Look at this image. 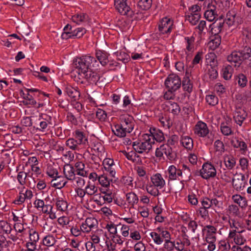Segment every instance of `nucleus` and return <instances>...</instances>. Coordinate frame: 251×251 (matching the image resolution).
<instances>
[{
  "instance_id": "f257e3e1",
  "label": "nucleus",
  "mask_w": 251,
  "mask_h": 251,
  "mask_svg": "<svg viewBox=\"0 0 251 251\" xmlns=\"http://www.w3.org/2000/svg\"><path fill=\"white\" fill-rule=\"evenodd\" d=\"M227 60L235 67H240L242 62L251 67V49L246 47L243 50H234L227 56Z\"/></svg>"
},
{
  "instance_id": "f03ea898",
  "label": "nucleus",
  "mask_w": 251,
  "mask_h": 251,
  "mask_svg": "<svg viewBox=\"0 0 251 251\" xmlns=\"http://www.w3.org/2000/svg\"><path fill=\"white\" fill-rule=\"evenodd\" d=\"M73 63L75 67L78 70V75H80L94 67L97 61L93 56L84 55L75 58Z\"/></svg>"
},
{
  "instance_id": "7ed1b4c3",
  "label": "nucleus",
  "mask_w": 251,
  "mask_h": 251,
  "mask_svg": "<svg viewBox=\"0 0 251 251\" xmlns=\"http://www.w3.org/2000/svg\"><path fill=\"white\" fill-rule=\"evenodd\" d=\"M164 155L171 161L175 160L176 157V152L173 150L171 146L162 144L156 149L155 156L161 159H164Z\"/></svg>"
},
{
  "instance_id": "20e7f679",
  "label": "nucleus",
  "mask_w": 251,
  "mask_h": 251,
  "mask_svg": "<svg viewBox=\"0 0 251 251\" xmlns=\"http://www.w3.org/2000/svg\"><path fill=\"white\" fill-rule=\"evenodd\" d=\"M204 5L206 7L204 12V17L209 21H213L218 16V11L215 1H210V0H205Z\"/></svg>"
},
{
  "instance_id": "39448f33",
  "label": "nucleus",
  "mask_w": 251,
  "mask_h": 251,
  "mask_svg": "<svg viewBox=\"0 0 251 251\" xmlns=\"http://www.w3.org/2000/svg\"><path fill=\"white\" fill-rule=\"evenodd\" d=\"M165 85L168 89L176 91L180 87L181 81L178 75L172 74L169 75L166 78Z\"/></svg>"
},
{
  "instance_id": "423d86ee",
  "label": "nucleus",
  "mask_w": 251,
  "mask_h": 251,
  "mask_svg": "<svg viewBox=\"0 0 251 251\" xmlns=\"http://www.w3.org/2000/svg\"><path fill=\"white\" fill-rule=\"evenodd\" d=\"M216 173L215 167L211 163L208 162L204 163L200 170L201 176L205 179L215 177Z\"/></svg>"
},
{
  "instance_id": "0eeeda50",
  "label": "nucleus",
  "mask_w": 251,
  "mask_h": 251,
  "mask_svg": "<svg viewBox=\"0 0 251 251\" xmlns=\"http://www.w3.org/2000/svg\"><path fill=\"white\" fill-rule=\"evenodd\" d=\"M121 127L127 133H130L134 126V120L132 116L128 114L122 115L120 117Z\"/></svg>"
},
{
  "instance_id": "6e6552de",
  "label": "nucleus",
  "mask_w": 251,
  "mask_h": 251,
  "mask_svg": "<svg viewBox=\"0 0 251 251\" xmlns=\"http://www.w3.org/2000/svg\"><path fill=\"white\" fill-rule=\"evenodd\" d=\"M229 26L236 25L242 22V19L237 15V13L234 10L228 11L224 21H223Z\"/></svg>"
},
{
  "instance_id": "1a4fd4ad",
  "label": "nucleus",
  "mask_w": 251,
  "mask_h": 251,
  "mask_svg": "<svg viewBox=\"0 0 251 251\" xmlns=\"http://www.w3.org/2000/svg\"><path fill=\"white\" fill-rule=\"evenodd\" d=\"M232 185L234 188L238 191L243 190L245 187L246 181L244 175L236 173L232 178Z\"/></svg>"
},
{
  "instance_id": "9d476101",
  "label": "nucleus",
  "mask_w": 251,
  "mask_h": 251,
  "mask_svg": "<svg viewBox=\"0 0 251 251\" xmlns=\"http://www.w3.org/2000/svg\"><path fill=\"white\" fill-rule=\"evenodd\" d=\"M233 226L236 229H237V226L233 223ZM245 231L244 230H234L230 232L229 234V237L233 239L234 242L235 244L240 246L244 244L246 242V239L245 236L242 235V233Z\"/></svg>"
},
{
  "instance_id": "9b49d317",
  "label": "nucleus",
  "mask_w": 251,
  "mask_h": 251,
  "mask_svg": "<svg viewBox=\"0 0 251 251\" xmlns=\"http://www.w3.org/2000/svg\"><path fill=\"white\" fill-rule=\"evenodd\" d=\"M206 231L205 239L207 243H213L216 241L217 228L213 226H206L202 231Z\"/></svg>"
},
{
  "instance_id": "f8f14e48",
  "label": "nucleus",
  "mask_w": 251,
  "mask_h": 251,
  "mask_svg": "<svg viewBox=\"0 0 251 251\" xmlns=\"http://www.w3.org/2000/svg\"><path fill=\"white\" fill-rule=\"evenodd\" d=\"M173 25V21L169 18H163L158 24V30L161 34H168L171 32Z\"/></svg>"
},
{
  "instance_id": "ddd939ff",
  "label": "nucleus",
  "mask_w": 251,
  "mask_h": 251,
  "mask_svg": "<svg viewBox=\"0 0 251 251\" xmlns=\"http://www.w3.org/2000/svg\"><path fill=\"white\" fill-rule=\"evenodd\" d=\"M57 241L55 237L53 234H48L45 235L42 240L43 247L41 248V250L47 251L50 248L54 247Z\"/></svg>"
},
{
  "instance_id": "4468645a",
  "label": "nucleus",
  "mask_w": 251,
  "mask_h": 251,
  "mask_svg": "<svg viewBox=\"0 0 251 251\" xmlns=\"http://www.w3.org/2000/svg\"><path fill=\"white\" fill-rule=\"evenodd\" d=\"M209 132L207 125L201 121H198L195 126L194 132L199 137H206L208 135Z\"/></svg>"
},
{
  "instance_id": "2eb2a0df",
  "label": "nucleus",
  "mask_w": 251,
  "mask_h": 251,
  "mask_svg": "<svg viewBox=\"0 0 251 251\" xmlns=\"http://www.w3.org/2000/svg\"><path fill=\"white\" fill-rule=\"evenodd\" d=\"M247 117V113L245 109L240 106H236L233 113V119L235 122L241 126Z\"/></svg>"
},
{
  "instance_id": "dca6fc26",
  "label": "nucleus",
  "mask_w": 251,
  "mask_h": 251,
  "mask_svg": "<svg viewBox=\"0 0 251 251\" xmlns=\"http://www.w3.org/2000/svg\"><path fill=\"white\" fill-rule=\"evenodd\" d=\"M79 75L91 83H96L100 78V75L96 71H93L92 68Z\"/></svg>"
},
{
  "instance_id": "f3484780",
  "label": "nucleus",
  "mask_w": 251,
  "mask_h": 251,
  "mask_svg": "<svg viewBox=\"0 0 251 251\" xmlns=\"http://www.w3.org/2000/svg\"><path fill=\"white\" fill-rule=\"evenodd\" d=\"M97 220L93 217L87 218L81 225L84 233H89L97 227Z\"/></svg>"
},
{
  "instance_id": "a211bd4d",
  "label": "nucleus",
  "mask_w": 251,
  "mask_h": 251,
  "mask_svg": "<svg viewBox=\"0 0 251 251\" xmlns=\"http://www.w3.org/2000/svg\"><path fill=\"white\" fill-rule=\"evenodd\" d=\"M132 147L135 151L139 153H148L151 150L149 144H146L142 140L132 142Z\"/></svg>"
},
{
  "instance_id": "6ab92c4d",
  "label": "nucleus",
  "mask_w": 251,
  "mask_h": 251,
  "mask_svg": "<svg viewBox=\"0 0 251 251\" xmlns=\"http://www.w3.org/2000/svg\"><path fill=\"white\" fill-rule=\"evenodd\" d=\"M225 25V22L221 20H216L214 23L209 25V32L216 36L222 31Z\"/></svg>"
},
{
  "instance_id": "aec40b11",
  "label": "nucleus",
  "mask_w": 251,
  "mask_h": 251,
  "mask_svg": "<svg viewBox=\"0 0 251 251\" xmlns=\"http://www.w3.org/2000/svg\"><path fill=\"white\" fill-rule=\"evenodd\" d=\"M114 5L122 15H127L130 12V7L126 3V0H114Z\"/></svg>"
},
{
  "instance_id": "412c9836",
  "label": "nucleus",
  "mask_w": 251,
  "mask_h": 251,
  "mask_svg": "<svg viewBox=\"0 0 251 251\" xmlns=\"http://www.w3.org/2000/svg\"><path fill=\"white\" fill-rule=\"evenodd\" d=\"M72 20L77 25H85L89 22V17L85 13H80L73 15L72 17Z\"/></svg>"
},
{
  "instance_id": "4be33fe9",
  "label": "nucleus",
  "mask_w": 251,
  "mask_h": 251,
  "mask_svg": "<svg viewBox=\"0 0 251 251\" xmlns=\"http://www.w3.org/2000/svg\"><path fill=\"white\" fill-rule=\"evenodd\" d=\"M102 164L105 170L108 172L111 176L114 177L116 172L114 160L110 158H105L103 160Z\"/></svg>"
},
{
  "instance_id": "5701e85b",
  "label": "nucleus",
  "mask_w": 251,
  "mask_h": 251,
  "mask_svg": "<svg viewBox=\"0 0 251 251\" xmlns=\"http://www.w3.org/2000/svg\"><path fill=\"white\" fill-rule=\"evenodd\" d=\"M169 178L170 180H174L177 179H180V176H182V172L179 169H177L174 165H171L169 167L168 169Z\"/></svg>"
},
{
  "instance_id": "b1692460",
  "label": "nucleus",
  "mask_w": 251,
  "mask_h": 251,
  "mask_svg": "<svg viewBox=\"0 0 251 251\" xmlns=\"http://www.w3.org/2000/svg\"><path fill=\"white\" fill-rule=\"evenodd\" d=\"M151 181L154 187L161 189L165 185V181L159 173L151 176Z\"/></svg>"
},
{
  "instance_id": "393cba45",
  "label": "nucleus",
  "mask_w": 251,
  "mask_h": 251,
  "mask_svg": "<svg viewBox=\"0 0 251 251\" xmlns=\"http://www.w3.org/2000/svg\"><path fill=\"white\" fill-rule=\"evenodd\" d=\"M104 237H107L106 232H104L101 229H98L91 233V239L93 241V244H98L100 243V238Z\"/></svg>"
},
{
  "instance_id": "a878e982",
  "label": "nucleus",
  "mask_w": 251,
  "mask_h": 251,
  "mask_svg": "<svg viewBox=\"0 0 251 251\" xmlns=\"http://www.w3.org/2000/svg\"><path fill=\"white\" fill-rule=\"evenodd\" d=\"M65 178L62 176H56L51 181V185L57 189L62 188L67 183Z\"/></svg>"
},
{
  "instance_id": "bb28decb",
  "label": "nucleus",
  "mask_w": 251,
  "mask_h": 251,
  "mask_svg": "<svg viewBox=\"0 0 251 251\" xmlns=\"http://www.w3.org/2000/svg\"><path fill=\"white\" fill-rule=\"evenodd\" d=\"M63 173L66 179L72 180L76 176L74 167L69 164H66L64 166Z\"/></svg>"
},
{
  "instance_id": "cd10ccee",
  "label": "nucleus",
  "mask_w": 251,
  "mask_h": 251,
  "mask_svg": "<svg viewBox=\"0 0 251 251\" xmlns=\"http://www.w3.org/2000/svg\"><path fill=\"white\" fill-rule=\"evenodd\" d=\"M96 56L100 63L102 65H106L109 62L108 54L104 50H97Z\"/></svg>"
},
{
  "instance_id": "c85d7f7f",
  "label": "nucleus",
  "mask_w": 251,
  "mask_h": 251,
  "mask_svg": "<svg viewBox=\"0 0 251 251\" xmlns=\"http://www.w3.org/2000/svg\"><path fill=\"white\" fill-rule=\"evenodd\" d=\"M75 140L77 141L78 145H84L87 142V139L86 137L85 134L79 130H75L73 133Z\"/></svg>"
},
{
  "instance_id": "c756f323",
  "label": "nucleus",
  "mask_w": 251,
  "mask_h": 251,
  "mask_svg": "<svg viewBox=\"0 0 251 251\" xmlns=\"http://www.w3.org/2000/svg\"><path fill=\"white\" fill-rule=\"evenodd\" d=\"M166 105L168 111L174 115H178L180 112V107L177 103L169 101L167 102Z\"/></svg>"
},
{
  "instance_id": "7c9ffc66",
  "label": "nucleus",
  "mask_w": 251,
  "mask_h": 251,
  "mask_svg": "<svg viewBox=\"0 0 251 251\" xmlns=\"http://www.w3.org/2000/svg\"><path fill=\"white\" fill-rule=\"evenodd\" d=\"M231 119L227 121L226 123H222L221 124V131L222 133L225 136H229L233 134V131L231 129L230 125Z\"/></svg>"
},
{
  "instance_id": "2f4dec72",
  "label": "nucleus",
  "mask_w": 251,
  "mask_h": 251,
  "mask_svg": "<svg viewBox=\"0 0 251 251\" xmlns=\"http://www.w3.org/2000/svg\"><path fill=\"white\" fill-rule=\"evenodd\" d=\"M27 177V173L21 171L18 173L17 176V179L19 183L20 186H18L17 188L18 189H25V185L26 184V178Z\"/></svg>"
},
{
  "instance_id": "473e14b6",
  "label": "nucleus",
  "mask_w": 251,
  "mask_h": 251,
  "mask_svg": "<svg viewBox=\"0 0 251 251\" xmlns=\"http://www.w3.org/2000/svg\"><path fill=\"white\" fill-rule=\"evenodd\" d=\"M55 205L58 211L66 212L68 209V204L67 201L63 200L62 198H57L56 199Z\"/></svg>"
},
{
  "instance_id": "72a5a7b5",
  "label": "nucleus",
  "mask_w": 251,
  "mask_h": 251,
  "mask_svg": "<svg viewBox=\"0 0 251 251\" xmlns=\"http://www.w3.org/2000/svg\"><path fill=\"white\" fill-rule=\"evenodd\" d=\"M85 193L88 196H96V193L98 192V187L90 182H88L84 188Z\"/></svg>"
},
{
  "instance_id": "f704fd0d",
  "label": "nucleus",
  "mask_w": 251,
  "mask_h": 251,
  "mask_svg": "<svg viewBox=\"0 0 251 251\" xmlns=\"http://www.w3.org/2000/svg\"><path fill=\"white\" fill-rule=\"evenodd\" d=\"M224 163L225 166L228 170H231L235 166L236 160L232 156L226 155L224 156Z\"/></svg>"
},
{
  "instance_id": "c9c22d12",
  "label": "nucleus",
  "mask_w": 251,
  "mask_h": 251,
  "mask_svg": "<svg viewBox=\"0 0 251 251\" xmlns=\"http://www.w3.org/2000/svg\"><path fill=\"white\" fill-rule=\"evenodd\" d=\"M222 76L225 80H229L232 75L233 69L231 65L224 66L222 69Z\"/></svg>"
},
{
  "instance_id": "e433bc0d",
  "label": "nucleus",
  "mask_w": 251,
  "mask_h": 251,
  "mask_svg": "<svg viewBox=\"0 0 251 251\" xmlns=\"http://www.w3.org/2000/svg\"><path fill=\"white\" fill-rule=\"evenodd\" d=\"M182 86L183 90L190 93L193 90V83L188 76H186L183 78L182 82Z\"/></svg>"
},
{
  "instance_id": "4c0bfd02",
  "label": "nucleus",
  "mask_w": 251,
  "mask_h": 251,
  "mask_svg": "<svg viewBox=\"0 0 251 251\" xmlns=\"http://www.w3.org/2000/svg\"><path fill=\"white\" fill-rule=\"evenodd\" d=\"M75 167L76 169V174L81 176H87V172L84 170L85 165L82 162L78 161L75 163Z\"/></svg>"
},
{
  "instance_id": "58836bf2",
  "label": "nucleus",
  "mask_w": 251,
  "mask_h": 251,
  "mask_svg": "<svg viewBox=\"0 0 251 251\" xmlns=\"http://www.w3.org/2000/svg\"><path fill=\"white\" fill-rule=\"evenodd\" d=\"M70 227V231L72 235L75 237L82 236V234L84 233L81 226H78L77 225L69 226Z\"/></svg>"
},
{
  "instance_id": "ea45409f",
  "label": "nucleus",
  "mask_w": 251,
  "mask_h": 251,
  "mask_svg": "<svg viewBox=\"0 0 251 251\" xmlns=\"http://www.w3.org/2000/svg\"><path fill=\"white\" fill-rule=\"evenodd\" d=\"M231 144L233 147L236 148H239L241 151H243L244 152L247 149V145L242 140L235 138L231 140Z\"/></svg>"
},
{
  "instance_id": "a19ab883",
  "label": "nucleus",
  "mask_w": 251,
  "mask_h": 251,
  "mask_svg": "<svg viewBox=\"0 0 251 251\" xmlns=\"http://www.w3.org/2000/svg\"><path fill=\"white\" fill-rule=\"evenodd\" d=\"M181 143L182 146L188 150H191L193 147V139L189 136H185L181 138Z\"/></svg>"
},
{
  "instance_id": "79ce46f5",
  "label": "nucleus",
  "mask_w": 251,
  "mask_h": 251,
  "mask_svg": "<svg viewBox=\"0 0 251 251\" xmlns=\"http://www.w3.org/2000/svg\"><path fill=\"white\" fill-rule=\"evenodd\" d=\"M201 17V13H190L186 16V20L192 25H196Z\"/></svg>"
},
{
  "instance_id": "37998d69",
  "label": "nucleus",
  "mask_w": 251,
  "mask_h": 251,
  "mask_svg": "<svg viewBox=\"0 0 251 251\" xmlns=\"http://www.w3.org/2000/svg\"><path fill=\"white\" fill-rule=\"evenodd\" d=\"M66 145L73 151H79L80 146L74 138H70L66 141Z\"/></svg>"
},
{
  "instance_id": "c03bdc74",
  "label": "nucleus",
  "mask_w": 251,
  "mask_h": 251,
  "mask_svg": "<svg viewBox=\"0 0 251 251\" xmlns=\"http://www.w3.org/2000/svg\"><path fill=\"white\" fill-rule=\"evenodd\" d=\"M232 199L233 201L239 205V206L243 208L247 205V201L245 198L239 195L232 196Z\"/></svg>"
},
{
  "instance_id": "a18cd8bd",
  "label": "nucleus",
  "mask_w": 251,
  "mask_h": 251,
  "mask_svg": "<svg viewBox=\"0 0 251 251\" xmlns=\"http://www.w3.org/2000/svg\"><path fill=\"white\" fill-rule=\"evenodd\" d=\"M126 199L128 203L134 206L138 202L139 199L138 196L133 192H129L126 194Z\"/></svg>"
},
{
  "instance_id": "49530a36",
  "label": "nucleus",
  "mask_w": 251,
  "mask_h": 251,
  "mask_svg": "<svg viewBox=\"0 0 251 251\" xmlns=\"http://www.w3.org/2000/svg\"><path fill=\"white\" fill-rule=\"evenodd\" d=\"M67 95L71 98L75 100L80 97V93L77 90L72 87H68L66 88V91Z\"/></svg>"
},
{
  "instance_id": "de8ad7c7",
  "label": "nucleus",
  "mask_w": 251,
  "mask_h": 251,
  "mask_svg": "<svg viewBox=\"0 0 251 251\" xmlns=\"http://www.w3.org/2000/svg\"><path fill=\"white\" fill-rule=\"evenodd\" d=\"M221 44V37L219 36H216L212 39L208 43V46L211 50H215Z\"/></svg>"
},
{
  "instance_id": "09e8293b",
  "label": "nucleus",
  "mask_w": 251,
  "mask_h": 251,
  "mask_svg": "<svg viewBox=\"0 0 251 251\" xmlns=\"http://www.w3.org/2000/svg\"><path fill=\"white\" fill-rule=\"evenodd\" d=\"M112 131L116 136L120 137H125L126 133H127V131H126L125 129L123 128L120 124L115 125Z\"/></svg>"
},
{
  "instance_id": "8fccbe9b",
  "label": "nucleus",
  "mask_w": 251,
  "mask_h": 251,
  "mask_svg": "<svg viewBox=\"0 0 251 251\" xmlns=\"http://www.w3.org/2000/svg\"><path fill=\"white\" fill-rule=\"evenodd\" d=\"M75 194L74 197L79 201L82 202L86 194L84 189L83 188H75Z\"/></svg>"
},
{
  "instance_id": "3c124183",
  "label": "nucleus",
  "mask_w": 251,
  "mask_h": 251,
  "mask_svg": "<svg viewBox=\"0 0 251 251\" xmlns=\"http://www.w3.org/2000/svg\"><path fill=\"white\" fill-rule=\"evenodd\" d=\"M179 170L182 172V176H180V178H184L186 180L190 179V177L191 176V173L190 169L186 165L183 164L181 168H179Z\"/></svg>"
},
{
  "instance_id": "603ef678",
  "label": "nucleus",
  "mask_w": 251,
  "mask_h": 251,
  "mask_svg": "<svg viewBox=\"0 0 251 251\" xmlns=\"http://www.w3.org/2000/svg\"><path fill=\"white\" fill-rule=\"evenodd\" d=\"M236 81L238 85L241 88L245 87L248 82L246 76L243 74H240L236 76Z\"/></svg>"
},
{
  "instance_id": "864d4df0",
  "label": "nucleus",
  "mask_w": 251,
  "mask_h": 251,
  "mask_svg": "<svg viewBox=\"0 0 251 251\" xmlns=\"http://www.w3.org/2000/svg\"><path fill=\"white\" fill-rule=\"evenodd\" d=\"M27 233L29 234L30 241L37 243L39 241V234L35 229L28 227V230L26 231Z\"/></svg>"
},
{
  "instance_id": "5fc2aeb1",
  "label": "nucleus",
  "mask_w": 251,
  "mask_h": 251,
  "mask_svg": "<svg viewBox=\"0 0 251 251\" xmlns=\"http://www.w3.org/2000/svg\"><path fill=\"white\" fill-rule=\"evenodd\" d=\"M211 207L213 208L220 210L222 209L223 201L220 197H217L211 199Z\"/></svg>"
},
{
  "instance_id": "6e6d98bb",
  "label": "nucleus",
  "mask_w": 251,
  "mask_h": 251,
  "mask_svg": "<svg viewBox=\"0 0 251 251\" xmlns=\"http://www.w3.org/2000/svg\"><path fill=\"white\" fill-rule=\"evenodd\" d=\"M185 41L186 50L189 52H192L194 50V38L193 37H186L184 38Z\"/></svg>"
},
{
  "instance_id": "4d7b16f0",
  "label": "nucleus",
  "mask_w": 251,
  "mask_h": 251,
  "mask_svg": "<svg viewBox=\"0 0 251 251\" xmlns=\"http://www.w3.org/2000/svg\"><path fill=\"white\" fill-rule=\"evenodd\" d=\"M214 147L218 155H221L225 151V146L222 141L217 140L214 142Z\"/></svg>"
},
{
  "instance_id": "13d9d810",
  "label": "nucleus",
  "mask_w": 251,
  "mask_h": 251,
  "mask_svg": "<svg viewBox=\"0 0 251 251\" xmlns=\"http://www.w3.org/2000/svg\"><path fill=\"white\" fill-rule=\"evenodd\" d=\"M153 132H151L154 141L156 140L158 142H161L165 140V137L163 133L160 130H155L153 129Z\"/></svg>"
},
{
  "instance_id": "bf43d9fd",
  "label": "nucleus",
  "mask_w": 251,
  "mask_h": 251,
  "mask_svg": "<svg viewBox=\"0 0 251 251\" xmlns=\"http://www.w3.org/2000/svg\"><path fill=\"white\" fill-rule=\"evenodd\" d=\"M152 4V0H140L138 2V7L142 10L150 9Z\"/></svg>"
},
{
  "instance_id": "052dcab7",
  "label": "nucleus",
  "mask_w": 251,
  "mask_h": 251,
  "mask_svg": "<svg viewBox=\"0 0 251 251\" xmlns=\"http://www.w3.org/2000/svg\"><path fill=\"white\" fill-rule=\"evenodd\" d=\"M228 212L229 214L235 217H240L241 213L239 211L238 206L234 204H231L228 207Z\"/></svg>"
},
{
  "instance_id": "680f3d73",
  "label": "nucleus",
  "mask_w": 251,
  "mask_h": 251,
  "mask_svg": "<svg viewBox=\"0 0 251 251\" xmlns=\"http://www.w3.org/2000/svg\"><path fill=\"white\" fill-rule=\"evenodd\" d=\"M142 140L146 143L149 144L150 149H152V146L154 143V141L152 137L151 132V134H144L142 135Z\"/></svg>"
},
{
  "instance_id": "e2e57ef3",
  "label": "nucleus",
  "mask_w": 251,
  "mask_h": 251,
  "mask_svg": "<svg viewBox=\"0 0 251 251\" xmlns=\"http://www.w3.org/2000/svg\"><path fill=\"white\" fill-rule=\"evenodd\" d=\"M14 228L17 233H22L23 234H26L28 227H25L24 224L21 222H17L14 225Z\"/></svg>"
},
{
  "instance_id": "0e129e2a",
  "label": "nucleus",
  "mask_w": 251,
  "mask_h": 251,
  "mask_svg": "<svg viewBox=\"0 0 251 251\" xmlns=\"http://www.w3.org/2000/svg\"><path fill=\"white\" fill-rule=\"evenodd\" d=\"M230 249L229 243L226 240H221L218 244V251H228Z\"/></svg>"
},
{
  "instance_id": "69168bd1",
  "label": "nucleus",
  "mask_w": 251,
  "mask_h": 251,
  "mask_svg": "<svg viewBox=\"0 0 251 251\" xmlns=\"http://www.w3.org/2000/svg\"><path fill=\"white\" fill-rule=\"evenodd\" d=\"M98 181L100 184L104 187H108L110 184V179L105 175L99 176Z\"/></svg>"
},
{
  "instance_id": "338daca9",
  "label": "nucleus",
  "mask_w": 251,
  "mask_h": 251,
  "mask_svg": "<svg viewBox=\"0 0 251 251\" xmlns=\"http://www.w3.org/2000/svg\"><path fill=\"white\" fill-rule=\"evenodd\" d=\"M24 100H23V103L24 105H34L37 103L36 100L34 99L33 96L30 95L28 92L26 96H24Z\"/></svg>"
},
{
  "instance_id": "774afa93",
  "label": "nucleus",
  "mask_w": 251,
  "mask_h": 251,
  "mask_svg": "<svg viewBox=\"0 0 251 251\" xmlns=\"http://www.w3.org/2000/svg\"><path fill=\"white\" fill-rule=\"evenodd\" d=\"M0 228L4 233L9 234L12 231V227L10 225L5 221H0Z\"/></svg>"
}]
</instances>
